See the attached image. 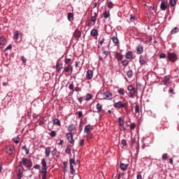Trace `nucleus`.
Here are the masks:
<instances>
[{
	"mask_svg": "<svg viewBox=\"0 0 179 179\" xmlns=\"http://www.w3.org/2000/svg\"><path fill=\"white\" fill-rule=\"evenodd\" d=\"M19 167H21V169L25 167L28 169V170H30V169L33 167V162L29 158H22V160L19 162Z\"/></svg>",
	"mask_w": 179,
	"mask_h": 179,
	"instance_id": "nucleus-1",
	"label": "nucleus"
},
{
	"mask_svg": "<svg viewBox=\"0 0 179 179\" xmlns=\"http://www.w3.org/2000/svg\"><path fill=\"white\" fill-rule=\"evenodd\" d=\"M41 164L42 166L41 169L39 170V173L42 174V179H46L47 178V170L48 169V166H47V161H45V159H42L41 162Z\"/></svg>",
	"mask_w": 179,
	"mask_h": 179,
	"instance_id": "nucleus-2",
	"label": "nucleus"
},
{
	"mask_svg": "<svg viewBox=\"0 0 179 179\" xmlns=\"http://www.w3.org/2000/svg\"><path fill=\"white\" fill-rule=\"evenodd\" d=\"M113 107L115 108H124L125 111H128V108L129 107V104L128 103V101H125L124 103H122V101H119L118 102H116L113 104Z\"/></svg>",
	"mask_w": 179,
	"mask_h": 179,
	"instance_id": "nucleus-3",
	"label": "nucleus"
},
{
	"mask_svg": "<svg viewBox=\"0 0 179 179\" xmlns=\"http://www.w3.org/2000/svg\"><path fill=\"white\" fill-rule=\"evenodd\" d=\"M127 90L129 92V97L130 99H135L138 96V90L132 85L127 86Z\"/></svg>",
	"mask_w": 179,
	"mask_h": 179,
	"instance_id": "nucleus-4",
	"label": "nucleus"
},
{
	"mask_svg": "<svg viewBox=\"0 0 179 179\" xmlns=\"http://www.w3.org/2000/svg\"><path fill=\"white\" fill-rule=\"evenodd\" d=\"M167 58L170 62H177L178 61V55L174 52H169L167 53Z\"/></svg>",
	"mask_w": 179,
	"mask_h": 179,
	"instance_id": "nucleus-5",
	"label": "nucleus"
},
{
	"mask_svg": "<svg viewBox=\"0 0 179 179\" xmlns=\"http://www.w3.org/2000/svg\"><path fill=\"white\" fill-rule=\"evenodd\" d=\"M65 72V75H72L73 72V67L71 64H68L64 68L63 73Z\"/></svg>",
	"mask_w": 179,
	"mask_h": 179,
	"instance_id": "nucleus-6",
	"label": "nucleus"
},
{
	"mask_svg": "<svg viewBox=\"0 0 179 179\" xmlns=\"http://www.w3.org/2000/svg\"><path fill=\"white\" fill-rule=\"evenodd\" d=\"M103 100H113V93L106 91L102 94Z\"/></svg>",
	"mask_w": 179,
	"mask_h": 179,
	"instance_id": "nucleus-7",
	"label": "nucleus"
},
{
	"mask_svg": "<svg viewBox=\"0 0 179 179\" xmlns=\"http://www.w3.org/2000/svg\"><path fill=\"white\" fill-rule=\"evenodd\" d=\"M169 6V1L167 0H162L160 9L161 10H166L167 9V6Z\"/></svg>",
	"mask_w": 179,
	"mask_h": 179,
	"instance_id": "nucleus-8",
	"label": "nucleus"
},
{
	"mask_svg": "<svg viewBox=\"0 0 179 179\" xmlns=\"http://www.w3.org/2000/svg\"><path fill=\"white\" fill-rule=\"evenodd\" d=\"M66 136L69 142V143H75V140L73 139V133H66Z\"/></svg>",
	"mask_w": 179,
	"mask_h": 179,
	"instance_id": "nucleus-9",
	"label": "nucleus"
},
{
	"mask_svg": "<svg viewBox=\"0 0 179 179\" xmlns=\"http://www.w3.org/2000/svg\"><path fill=\"white\" fill-rule=\"evenodd\" d=\"M136 51L137 55H141V54H143V45L141 44H139L136 48Z\"/></svg>",
	"mask_w": 179,
	"mask_h": 179,
	"instance_id": "nucleus-10",
	"label": "nucleus"
},
{
	"mask_svg": "<svg viewBox=\"0 0 179 179\" xmlns=\"http://www.w3.org/2000/svg\"><path fill=\"white\" fill-rule=\"evenodd\" d=\"M6 153H8V155H13V153H15V146L13 145L7 146Z\"/></svg>",
	"mask_w": 179,
	"mask_h": 179,
	"instance_id": "nucleus-11",
	"label": "nucleus"
},
{
	"mask_svg": "<svg viewBox=\"0 0 179 179\" xmlns=\"http://www.w3.org/2000/svg\"><path fill=\"white\" fill-rule=\"evenodd\" d=\"M110 40H112L114 45H116L117 47L120 45V39H118V37L117 36V34H116V36H112L110 38Z\"/></svg>",
	"mask_w": 179,
	"mask_h": 179,
	"instance_id": "nucleus-12",
	"label": "nucleus"
},
{
	"mask_svg": "<svg viewBox=\"0 0 179 179\" xmlns=\"http://www.w3.org/2000/svg\"><path fill=\"white\" fill-rule=\"evenodd\" d=\"M86 79L87 80H92L93 79V71L92 70H87L86 75H85Z\"/></svg>",
	"mask_w": 179,
	"mask_h": 179,
	"instance_id": "nucleus-13",
	"label": "nucleus"
},
{
	"mask_svg": "<svg viewBox=\"0 0 179 179\" xmlns=\"http://www.w3.org/2000/svg\"><path fill=\"white\" fill-rule=\"evenodd\" d=\"M67 131L69 134H73V131H76V127L73 124H69L67 127Z\"/></svg>",
	"mask_w": 179,
	"mask_h": 179,
	"instance_id": "nucleus-14",
	"label": "nucleus"
},
{
	"mask_svg": "<svg viewBox=\"0 0 179 179\" xmlns=\"http://www.w3.org/2000/svg\"><path fill=\"white\" fill-rule=\"evenodd\" d=\"M125 58L126 59H134V53L132 52V51L129 50L127 51V52L125 54Z\"/></svg>",
	"mask_w": 179,
	"mask_h": 179,
	"instance_id": "nucleus-15",
	"label": "nucleus"
},
{
	"mask_svg": "<svg viewBox=\"0 0 179 179\" xmlns=\"http://www.w3.org/2000/svg\"><path fill=\"white\" fill-rule=\"evenodd\" d=\"M82 36V32H80V31H79V29H76V31L73 33V37H75V38H80Z\"/></svg>",
	"mask_w": 179,
	"mask_h": 179,
	"instance_id": "nucleus-16",
	"label": "nucleus"
},
{
	"mask_svg": "<svg viewBox=\"0 0 179 179\" xmlns=\"http://www.w3.org/2000/svg\"><path fill=\"white\" fill-rule=\"evenodd\" d=\"M115 58H116L117 61H122V58H124V56L122 55V54L117 52L115 54Z\"/></svg>",
	"mask_w": 179,
	"mask_h": 179,
	"instance_id": "nucleus-17",
	"label": "nucleus"
},
{
	"mask_svg": "<svg viewBox=\"0 0 179 179\" xmlns=\"http://www.w3.org/2000/svg\"><path fill=\"white\" fill-rule=\"evenodd\" d=\"M139 64L141 66L146 64V60L143 58V55H142L139 56Z\"/></svg>",
	"mask_w": 179,
	"mask_h": 179,
	"instance_id": "nucleus-18",
	"label": "nucleus"
},
{
	"mask_svg": "<svg viewBox=\"0 0 179 179\" xmlns=\"http://www.w3.org/2000/svg\"><path fill=\"white\" fill-rule=\"evenodd\" d=\"M53 125L61 127V120L57 118H52Z\"/></svg>",
	"mask_w": 179,
	"mask_h": 179,
	"instance_id": "nucleus-19",
	"label": "nucleus"
},
{
	"mask_svg": "<svg viewBox=\"0 0 179 179\" xmlns=\"http://www.w3.org/2000/svg\"><path fill=\"white\" fill-rule=\"evenodd\" d=\"M128 166L129 164L121 163L120 165V169L122 170V171H126L127 169H128Z\"/></svg>",
	"mask_w": 179,
	"mask_h": 179,
	"instance_id": "nucleus-20",
	"label": "nucleus"
},
{
	"mask_svg": "<svg viewBox=\"0 0 179 179\" xmlns=\"http://www.w3.org/2000/svg\"><path fill=\"white\" fill-rule=\"evenodd\" d=\"M90 34L91 36H92V37H97V36H99V31H97V29H92Z\"/></svg>",
	"mask_w": 179,
	"mask_h": 179,
	"instance_id": "nucleus-21",
	"label": "nucleus"
},
{
	"mask_svg": "<svg viewBox=\"0 0 179 179\" xmlns=\"http://www.w3.org/2000/svg\"><path fill=\"white\" fill-rule=\"evenodd\" d=\"M127 76L129 79H131L132 76H134V71L132 69H129L127 72Z\"/></svg>",
	"mask_w": 179,
	"mask_h": 179,
	"instance_id": "nucleus-22",
	"label": "nucleus"
},
{
	"mask_svg": "<svg viewBox=\"0 0 179 179\" xmlns=\"http://www.w3.org/2000/svg\"><path fill=\"white\" fill-rule=\"evenodd\" d=\"M45 154L46 157H50V155H51V148L47 147L45 148Z\"/></svg>",
	"mask_w": 179,
	"mask_h": 179,
	"instance_id": "nucleus-23",
	"label": "nucleus"
},
{
	"mask_svg": "<svg viewBox=\"0 0 179 179\" xmlns=\"http://www.w3.org/2000/svg\"><path fill=\"white\" fill-rule=\"evenodd\" d=\"M96 110H97L98 113H102V111H103V105L102 104H101L100 103H98L96 104Z\"/></svg>",
	"mask_w": 179,
	"mask_h": 179,
	"instance_id": "nucleus-24",
	"label": "nucleus"
},
{
	"mask_svg": "<svg viewBox=\"0 0 179 179\" xmlns=\"http://www.w3.org/2000/svg\"><path fill=\"white\" fill-rule=\"evenodd\" d=\"M90 128H92V126H90V124L86 125L84 128L85 134H89L90 132Z\"/></svg>",
	"mask_w": 179,
	"mask_h": 179,
	"instance_id": "nucleus-25",
	"label": "nucleus"
},
{
	"mask_svg": "<svg viewBox=\"0 0 179 179\" xmlns=\"http://www.w3.org/2000/svg\"><path fill=\"white\" fill-rule=\"evenodd\" d=\"M169 82H170V78L167 77H165L162 80V83H164L165 86L169 85Z\"/></svg>",
	"mask_w": 179,
	"mask_h": 179,
	"instance_id": "nucleus-26",
	"label": "nucleus"
},
{
	"mask_svg": "<svg viewBox=\"0 0 179 179\" xmlns=\"http://www.w3.org/2000/svg\"><path fill=\"white\" fill-rule=\"evenodd\" d=\"M71 149H72V147H71V145H68L65 149V153H66L67 155H71Z\"/></svg>",
	"mask_w": 179,
	"mask_h": 179,
	"instance_id": "nucleus-27",
	"label": "nucleus"
},
{
	"mask_svg": "<svg viewBox=\"0 0 179 179\" xmlns=\"http://www.w3.org/2000/svg\"><path fill=\"white\" fill-rule=\"evenodd\" d=\"M64 67H62V64L59 63L56 64V69L57 71V72H59L61 71V69H63Z\"/></svg>",
	"mask_w": 179,
	"mask_h": 179,
	"instance_id": "nucleus-28",
	"label": "nucleus"
},
{
	"mask_svg": "<svg viewBox=\"0 0 179 179\" xmlns=\"http://www.w3.org/2000/svg\"><path fill=\"white\" fill-rule=\"evenodd\" d=\"M117 93L120 94V96H124L125 95V90L124 88H120L117 90Z\"/></svg>",
	"mask_w": 179,
	"mask_h": 179,
	"instance_id": "nucleus-29",
	"label": "nucleus"
},
{
	"mask_svg": "<svg viewBox=\"0 0 179 179\" xmlns=\"http://www.w3.org/2000/svg\"><path fill=\"white\" fill-rule=\"evenodd\" d=\"M67 17H68V20H69V22H72V20H73V13H69Z\"/></svg>",
	"mask_w": 179,
	"mask_h": 179,
	"instance_id": "nucleus-30",
	"label": "nucleus"
},
{
	"mask_svg": "<svg viewBox=\"0 0 179 179\" xmlns=\"http://www.w3.org/2000/svg\"><path fill=\"white\" fill-rule=\"evenodd\" d=\"M92 97L93 96L92 95V94H87L85 96V101H90V100H92Z\"/></svg>",
	"mask_w": 179,
	"mask_h": 179,
	"instance_id": "nucleus-31",
	"label": "nucleus"
},
{
	"mask_svg": "<svg viewBox=\"0 0 179 179\" xmlns=\"http://www.w3.org/2000/svg\"><path fill=\"white\" fill-rule=\"evenodd\" d=\"M179 31V28L178 27H174L171 31V34H176V33H178Z\"/></svg>",
	"mask_w": 179,
	"mask_h": 179,
	"instance_id": "nucleus-32",
	"label": "nucleus"
},
{
	"mask_svg": "<svg viewBox=\"0 0 179 179\" xmlns=\"http://www.w3.org/2000/svg\"><path fill=\"white\" fill-rule=\"evenodd\" d=\"M0 44H6V39H5L4 36L0 37Z\"/></svg>",
	"mask_w": 179,
	"mask_h": 179,
	"instance_id": "nucleus-33",
	"label": "nucleus"
},
{
	"mask_svg": "<svg viewBox=\"0 0 179 179\" xmlns=\"http://www.w3.org/2000/svg\"><path fill=\"white\" fill-rule=\"evenodd\" d=\"M118 124L120 127H124V120H122V117L118 118Z\"/></svg>",
	"mask_w": 179,
	"mask_h": 179,
	"instance_id": "nucleus-34",
	"label": "nucleus"
},
{
	"mask_svg": "<svg viewBox=\"0 0 179 179\" xmlns=\"http://www.w3.org/2000/svg\"><path fill=\"white\" fill-rule=\"evenodd\" d=\"M129 64V61H128V59L122 61V65H123V66H128Z\"/></svg>",
	"mask_w": 179,
	"mask_h": 179,
	"instance_id": "nucleus-35",
	"label": "nucleus"
},
{
	"mask_svg": "<svg viewBox=\"0 0 179 179\" xmlns=\"http://www.w3.org/2000/svg\"><path fill=\"white\" fill-rule=\"evenodd\" d=\"M99 41L100 45H102L103 44H104V41H106V38H104L103 36H100Z\"/></svg>",
	"mask_w": 179,
	"mask_h": 179,
	"instance_id": "nucleus-36",
	"label": "nucleus"
},
{
	"mask_svg": "<svg viewBox=\"0 0 179 179\" xmlns=\"http://www.w3.org/2000/svg\"><path fill=\"white\" fill-rule=\"evenodd\" d=\"M103 17H104V19H107V18L110 17V11L106 10L103 13Z\"/></svg>",
	"mask_w": 179,
	"mask_h": 179,
	"instance_id": "nucleus-37",
	"label": "nucleus"
},
{
	"mask_svg": "<svg viewBox=\"0 0 179 179\" xmlns=\"http://www.w3.org/2000/svg\"><path fill=\"white\" fill-rule=\"evenodd\" d=\"M50 136H51V138H55V136H57V131H51L49 133Z\"/></svg>",
	"mask_w": 179,
	"mask_h": 179,
	"instance_id": "nucleus-38",
	"label": "nucleus"
},
{
	"mask_svg": "<svg viewBox=\"0 0 179 179\" xmlns=\"http://www.w3.org/2000/svg\"><path fill=\"white\" fill-rule=\"evenodd\" d=\"M103 57L104 59H106V58H107V57H108V54H109V52L107 51V50H104L103 52Z\"/></svg>",
	"mask_w": 179,
	"mask_h": 179,
	"instance_id": "nucleus-39",
	"label": "nucleus"
},
{
	"mask_svg": "<svg viewBox=\"0 0 179 179\" xmlns=\"http://www.w3.org/2000/svg\"><path fill=\"white\" fill-rule=\"evenodd\" d=\"M130 131H134L136 128V124L135 123H130Z\"/></svg>",
	"mask_w": 179,
	"mask_h": 179,
	"instance_id": "nucleus-40",
	"label": "nucleus"
},
{
	"mask_svg": "<svg viewBox=\"0 0 179 179\" xmlns=\"http://www.w3.org/2000/svg\"><path fill=\"white\" fill-rule=\"evenodd\" d=\"M177 2L176 1V0H170L169 1V4L171 5V6H176Z\"/></svg>",
	"mask_w": 179,
	"mask_h": 179,
	"instance_id": "nucleus-41",
	"label": "nucleus"
},
{
	"mask_svg": "<svg viewBox=\"0 0 179 179\" xmlns=\"http://www.w3.org/2000/svg\"><path fill=\"white\" fill-rule=\"evenodd\" d=\"M18 38H19V31H17L14 32L13 38H14V40H17Z\"/></svg>",
	"mask_w": 179,
	"mask_h": 179,
	"instance_id": "nucleus-42",
	"label": "nucleus"
},
{
	"mask_svg": "<svg viewBox=\"0 0 179 179\" xmlns=\"http://www.w3.org/2000/svg\"><path fill=\"white\" fill-rule=\"evenodd\" d=\"M70 173L71 174H75V169L73 168V165H70Z\"/></svg>",
	"mask_w": 179,
	"mask_h": 179,
	"instance_id": "nucleus-43",
	"label": "nucleus"
},
{
	"mask_svg": "<svg viewBox=\"0 0 179 179\" xmlns=\"http://www.w3.org/2000/svg\"><path fill=\"white\" fill-rule=\"evenodd\" d=\"M107 6H108V8H109L110 9H112V8H113L114 6V4L111 1H108Z\"/></svg>",
	"mask_w": 179,
	"mask_h": 179,
	"instance_id": "nucleus-44",
	"label": "nucleus"
},
{
	"mask_svg": "<svg viewBox=\"0 0 179 179\" xmlns=\"http://www.w3.org/2000/svg\"><path fill=\"white\" fill-rule=\"evenodd\" d=\"M167 159H169V155H167V153H165L162 155V161L165 162L166 160H167Z\"/></svg>",
	"mask_w": 179,
	"mask_h": 179,
	"instance_id": "nucleus-45",
	"label": "nucleus"
},
{
	"mask_svg": "<svg viewBox=\"0 0 179 179\" xmlns=\"http://www.w3.org/2000/svg\"><path fill=\"white\" fill-rule=\"evenodd\" d=\"M38 124L39 125H44V124H45V122L44 121V118H41L39 120H38Z\"/></svg>",
	"mask_w": 179,
	"mask_h": 179,
	"instance_id": "nucleus-46",
	"label": "nucleus"
},
{
	"mask_svg": "<svg viewBox=\"0 0 179 179\" xmlns=\"http://www.w3.org/2000/svg\"><path fill=\"white\" fill-rule=\"evenodd\" d=\"M69 89L70 90H72L73 92L74 89H75V85H73V82H72L69 86Z\"/></svg>",
	"mask_w": 179,
	"mask_h": 179,
	"instance_id": "nucleus-47",
	"label": "nucleus"
},
{
	"mask_svg": "<svg viewBox=\"0 0 179 179\" xmlns=\"http://www.w3.org/2000/svg\"><path fill=\"white\" fill-rule=\"evenodd\" d=\"M71 59L69 58H66L64 60L65 64L66 65H71Z\"/></svg>",
	"mask_w": 179,
	"mask_h": 179,
	"instance_id": "nucleus-48",
	"label": "nucleus"
},
{
	"mask_svg": "<svg viewBox=\"0 0 179 179\" xmlns=\"http://www.w3.org/2000/svg\"><path fill=\"white\" fill-rule=\"evenodd\" d=\"M69 163H70V166H73V164H76V163L75 162V159L73 158H71L69 159Z\"/></svg>",
	"mask_w": 179,
	"mask_h": 179,
	"instance_id": "nucleus-49",
	"label": "nucleus"
},
{
	"mask_svg": "<svg viewBox=\"0 0 179 179\" xmlns=\"http://www.w3.org/2000/svg\"><path fill=\"white\" fill-rule=\"evenodd\" d=\"M22 150H25V154L29 155V150H27V147L26 145H24L22 147Z\"/></svg>",
	"mask_w": 179,
	"mask_h": 179,
	"instance_id": "nucleus-50",
	"label": "nucleus"
},
{
	"mask_svg": "<svg viewBox=\"0 0 179 179\" xmlns=\"http://www.w3.org/2000/svg\"><path fill=\"white\" fill-rule=\"evenodd\" d=\"M92 138H93V134H92V133H87V140L90 141V139H92Z\"/></svg>",
	"mask_w": 179,
	"mask_h": 179,
	"instance_id": "nucleus-51",
	"label": "nucleus"
},
{
	"mask_svg": "<svg viewBox=\"0 0 179 179\" xmlns=\"http://www.w3.org/2000/svg\"><path fill=\"white\" fill-rule=\"evenodd\" d=\"M78 118H82V117H83V112L82 111H78L76 113Z\"/></svg>",
	"mask_w": 179,
	"mask_h": 179,
	"instance_id": "nucleus-52",
	"label": "nucleus"
},
{
	"mask_svg": "<svg viewBox=\"0 0 179 179\" xmlns=\"http://www.w3.org/2000/svg\"><path fill=\"white\" fill-rule=\"evenodd\" d=\"M22 177H23V173L19 172L17 174V179H22Z\"/></svg>",
	"mask_w": 179,
	"mask_h": 179,
	"instance_id": "nucleus-53",
	"label": "nucleus"
},
{
	"mask_svg": "<svg viewBox=\"0 0 179 179\" xmlns=\"http://www.w3.org/2000/svg\"><path fill=\"white\" fill-rule=\"evenodd\" d=\"M134 110H135L136 114H138V113H139V105H136Z\"/></svg>",
	"mask_w": 179,
	"mask_h": 179,
	"instance_id": "nucleus-54",
	"label": "nucleus"
},
{
	"mask_svg": "<svg viewBox=\"0 0 179 179\" xmlns=\"http://www.w3.org/2000/svg\"><path fill=\"white\" fill-rule=\"evenodd\" d=\"M130 21L132 22H135V15L134 14L130 15Z\"/></svg>",
	"mask_w": 179,
	"mask_h": 179,
	"instance_id": "nucleus-55",
	"label": "nucleus"
},
{
	"mask_svg": "<svg viewBox=\"0 0 179 179\" xmlns=\"http://www.w3.org/2000/svg\"><path fill=\"white\" fill-rule=\"evenodd\" d=\"M96 17H97V14L95 13V15L92 17L91 18L92 22H93L94 23L96 22Z\"/></svg>",
	"mask_w": 179,
	"mask_h": 179,
	"instance_id": "nucleus-56",
	"label": "nucleus"
},
{
	"mask_svg": "<svg viewBox=\"0 0 179 179\" xmlns=\"http://www.w3.org/2000/svg\"><path fill=\"white\" fill-rule=\"evenodd\" d=\"M121 145H122V146H127V140L122 139L121 141Z\"/></svg>",
	"mask_w": 179,
	"mask_h": 179,
	"instance_id": "nucleus-57",
	"label": "nucleus"
},
{
	"mask_svg": "<svg viewBox=\"0 0 179 179\" xmlns=\"http://www.w3.org/2000/svg\"><path fill=\"white\" fill-rule=\"evenodd\" d=\"M83 145H85V139H80L79 146H83Z\"/></svg>",
	"mask_w": 179,
	"mask_h": 179,
	"instance_id": "nucleus-58",
	"label": "nucleus"
},
{
	"mask_svg": "<svg viewBox=\"0 0 179 179\" xmlns=\"http://www.w3.org/2000/svg\"><path fill=\"white\" fill-rule=\"evenodd\" d=\"M168 92L169 93H171V94H176V93L174 92V89H173L172 87H170Z\"/></svg>",
	"mask_w": 179,
	"mask_h": 179,
	"instance_id": "nucleus-59",
	"label": "nucleus"
},
{
	"mask_svg": "<svg viewBox=\"0 0 179 179\" xmlns=\"http://www.w3.org/2000/svg\"><path fill=\"white\" fill-rule=\"evenodd\" d=\"M166 58V54L165 53H161L159 55V59H164Z\"/></svg>",
	"mask_w": 179,
	"mask_h": 179,
	"instance_id": "nucleus-60",
	"label": "nucleus"
},
{
	"mask_svg": "<svg viewBox=\"0 0 179 179\" xmlns=\"http://www.w3.org/2000/svg\"><path fill=\"white\" fill-rule=\"evenodd\" d=\"M20 141V138L19 137H17L16 139H13V142H15V143H19Z\"/></svg>",
	"mask_w": 179,
	"mask_h": 179,
	"instance_id": "nucleus-61",
	"label": "nucleus"
},
{
	"mask_svg": "<svg viewBox=\"0 0 179 179\" xmlns=\"http://www.w3.org/2000/svg\"><path fill=\"white\" fill-rule=\"evenodd\" d=\"M63 164L64 166V169L66 170V169H68V162H63Z\"/></svg>",
	"mask_w": 179,
	"mask_h": 179,
	"instance_id": "nucleus-62",
	"label": "nucleus"
},
{
	"mask_svg": "<svg viewBox=\"0 0 179 179\" xmlns=\"http://www.w3.org/2000/svg\"><path fill=\"white\" fill-rule=\"evenodd\" d=\"M78 101H79L80 104H82V101H83V96L78 98Z\"/></svg>",
	"mask_w": 179,
	"mask_h": 179,
	"instance_id": "nucleus-63",
	"label": "nucleus"
},
{
	"mask_svg": "<svg viewBox=\"0 0 179 179\" xmlns=\"http://www.w3.org/2000/svg\"><path fill=\"white\" fill-rule=\"evenodd\" d=\"M34 169H35V170H41L40 165L36 164L35 166H34Z\"/></svg>",
	"mask_w": 179,
	"mask_h": 179,
	"instance_id": "nucleus-64",
	"label": "nucleus"
}]
</instances>
